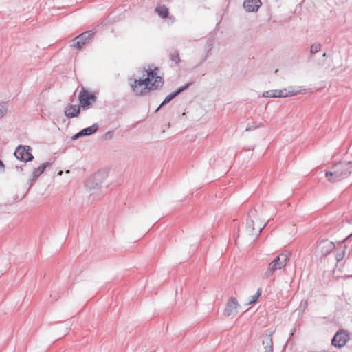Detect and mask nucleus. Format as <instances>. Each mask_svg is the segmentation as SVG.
Returning <instances> with one entry per match:
<instances>
[{"mask_svg":"<svg viewBox=\"0 0 352 352\" xmlns=\"http://www.w3.org/2000/svg\"><path fill=\"white\" fill-rule=\"evenodd\" d=\"M352 173V162H340L326 172V177L330 182H340Z\"/></svg>","mask_w":352,"mask_h":352,"instance_id":"obj_2","label":"nucleus"},{"mask_svg":"<svg viewBox=\"0 0 352 352\" xmlns=\"http://www.w3.org/2000/svg\"><path fill=\"white\" fill-rule=\"evenodd\" d=\"M31 147L29 146H19L14 151V155L16 159L23 162H30L34 157L31 153Z\"/></svg>","mask_w":352,"mask_h":352,"instance_id":"obj_8","label":"nucleus"},{"mask_svg":"<svg viewBox=\"0 0 352 352\" xmlns=\"http://www.w3.org/2000/svg\"><path fill=\"white\" fill-rule=\"evenodd\" d=\"M346 342L347 335L342 332H337L332 339V345L341 348L346 344Z\"/></svg>","mask_w":352,"mask_h":352,"instance_id":"obj_12","label":"nucleus"},{"mask_svg":"<svg viewBox=\"0 0 352 352\" xmlns=\"http://www.w3.org/2000/svg\"><path fill=\"white\" fill-rule=\"evenodd\" d=\"M78 99L80 106L83 109H87L96 102V97L85 88H82L79 93Z\"/></svg>","mask_w":352,"mask_h":352,"instance_id":"obj_7","label":"nucleus"},{"mask_svg":"<svg viewBox=\"0 0 352 352\" xmlns=\"http://www.w3.org/2000/svg\"><path fill=\"white\" fill-rule=\"evenodd\" d=\"M106 135H109L110 138H111L112 137V133L111 132H108V133H107Z\"/></svg>","mask_w":352,"mask_h":352,"instance_id":"obj_29","label":"nucleus"},{"mask_svg":"<svg viewBox=\"0 0 352 352\" xmlns=\"http://www.w3.org/2000/svg\"><path fill=\"white\" fill-rule=\"evenodd\" d=\"M8 106L6 102H0V119L3 118L7 113Z\"/></svg>","mask_w":352,"mask_h":352,"instance_id":"obj_20","label":"nucleus"},{"mask_svg":"<svg viewBox=\"0 0 352 352\" xmlns=\"http://www.w3.org/2000/svg\"><path fill=\"white\" fill-rule=\"evenodd\" d=\"M272 333L262 336V344L264 347V352H273Z\"/></svg>","mask_w":352,"mask_h":352,"instance_id":"obj_17","label":"nucleus"},{"mask_svg":"<svg viewBox=\"0 0 352 352\" xmlns=\"http://www.w3.org/2000/svg\"><path fill=\"white\" fill-rule=\"evenodd\" d=\"M261 0H244L243 8L248 12H257L261 6Z\"/></svg>","mask_w":352,"mask_h":352,"instance_id":"obj_11","label":"nucleus"},{"mask_svg":"<svg viewBox=\"0 0 352 352\" xmlns=\"http://www.w3.org/2000/svg\"><path fill=\"white\" fill-rule=\"evenodd\" d=\"M250 217L252 218H256V211H252L250 213Z\"/></svg>","mask_w":352,"mask_h":352,"instance_id":"obj_26","label":"nucleus"},{"mask_svg":"<svg viewBox=\"0 0 352 352\" xmlns=\"http://www.w3.org/2000/svg\"><path fill=\"white\" fill-rule=\"evenodd\" d=\"M294 330H292V331H291V335H292H292H294Z\"/></svg>","mask_w":352,"mask_h":352,"instance_id":"obj_30","label":"nucleus"},{"mask_svg":"<svg viewBox=\"0 0 352 352\" xmlns=\"http://www.w3.org/2000/svg\"><path fill=\"white\" fill-rule=\"evenodd\" d=\"M94 35L92 30L85 32L71 41V46L80 50L93 38Z\"/></svg>","mask_w":352,"mask_h":352,"instance_id":"obj_6","label":"nucleus"},{"mask_svg":"<svg viewBox=\"0 0 352 352\" xmlns=\"http://www.w3.org/2000/svg\"><path fill=\"white\" fill-rule=\"evenodd\" d=\"M265 225V223L261 222L258 225L257 228H255L254 220L248 219L245 228L239 230L240 234L239 237H241L248 241H252L259 236Z\"/></svg>","mask_w":352,"mask_h":352,"instance_id":"obj_4","label":"nucleus"},{"mask_svg":"<svg viewBox=\"0 0 352 352\" xmlns=\"http://www.w3.org/2000/svg\"><path fill=\"white\" fill-rule=\"evenodd\" d=\"M0 168L2 169H3V168H4V164H3V162L1 160H0Z\"/></svg>","mask_w":352,"mask_h":352,"instance_id":"obj_28","label":"nucleus"},{"mask_svg":"<svg viewBox=\"0 0 352 352\" xmlns=\"http://www.w3.org/2000/svg\"><path fill=\"white\" fill-rule=\"evenodd\" d=\"M190 84H187L180 88H179L177 90H176L174 92L170 93L168 94L164 101L161 103V104L158 107V108L156 109V111H157L162 107L164 106L165 104L170 102L174 98H175L178 94H179L181 92L186 89L189 87Z\"/></svg>","mask_w":352,"mask_h":352,"instance_id":"obj_14","label":"nucleus"},{"mask_svg":"<svg viewBox=\"0 0 352 352\" xmlns=\"http://www.w3.org/2000/svg\"><path fill=\"white\" fill-rule=\"evenodd\" d=\"M102 182L103 179L100 173H96L86 181L85 186L89 190L90 196H94V199L102 196L100 190Z\"/></svg>","mask_w":352,"mask_h":352,"instance_id":"obj_5","label":"nucleus"},{"mask_svg":"<svg viewBox=\"0 0 352 352\" xmlns=\"http://www.w3.org/2000/svg\"><path fill=\"white\" fill-rule=\"evenodd\" d=\"M170 60L175 64H178L180 62L179 55L177 52H174L170 54Z\"/></svg>","mask_w":352,"mask_h":352,"instance_id":"obj_23","label":"nucleus"},{"mask_svg":"<svg viewBox=\"0 0 352 352\" xmlns=\"http://www.w3.org/2000/svg\"><path fill=\"white\" fill-rule=\"evenodd\" d=\"M51 164H52L50 162H45L38 168H35L33 170L28 182L30 186H32L34 184L38 177L45 171L47 167H50Z\"/></svg>","mask_w":352,"mask_h":352,"instance_id":"obj_10","label":"nucleus"},{"mask_svg":"<svg viewBox=\"0 0 352 352\" xmlns=\"http://www.w3.org/2000/svg\"><path fill=\"white\" fill-rule=\"evenodd\" d=\"M239 307V304L235 298H230L227 304L226 307L224 309V315L226 316L234 317L238 314V309Z\"/></svg>","mask_w":352,"mask_h":352,"instance_id":"obj_9","label":"nucleus"},{"mask_svg":"<svg viewBox=\"0 0 352 352\" xmlns=\"http://www.w3.org/2000/svg\"><path fill=\"white\" fill-rule=\"evenodd\" d=\"M98 125L97 124H94L93 125L81 130L80 132L74 135L72 137V140H74L82 136L92 135L98 131Z\"/></svg>","mask_w":352,"mask_h":352,"instance_id":"obj_13","label":"nucleus"},{"mask_svg":"<svg viewBox=\"0 0 352 352\" xmlns=\"http://www.w3.org/2000/svg\"><path fill=\"white\" fill-rule=\"evenodd\" d=\"M62 173H63V172H62V171H60V172L58 173V175H62Z\"/></svg>","mask_w":352,"mask_h":352,"instance_id":"obj_31","label":"nucleus"},{"mask_svg":"<svg viewBox=\"0 0 352 352\" xmlns=\"http://www.w3.org/2000/svg\"><path fill=\"white\" fill-rule=\"evenodd\" d=\"M318 248H327V250L325 252L322 251V255H327L333 250V243H331L329 241H324L320 243Z\"/></svg>","mask_w":352,"mask_h":352,"instance_id":"obj_18","label":"nucleus"},{"mask_svg":"<svg viewBox=\"0 0 352 352\" xmlns=\"http://www.w3.org/2000/svg\"><path fill=\"white\" fill-rule=\"evenodd\" d=\"M158 69L146 70L147 77L142 79H129V84L135 96H142L150 90H155L163 85L164 81L161 76H157Z\"/></svg>","mask_w":352,"mask_h":352,"instance_id":"obj_1","label":"nucleus"},{"mask_svg":"<svg viewBox=\"0 0 352 352\" xmlns=\"http://www.w3.org/2000/svg\"><path fill=\"white\" fill-rule=\"evenodd\" d=\"M80 112V107L77 104L68 105L65 109V115L69 118L77 117Z\"/></svg>","mask_w":352,"mask_h":352,"instance_id":"obj_16","label":"nucleus"},{"mask_svg":"<svg viewBox=\"0 0 352 352\" xmlns=\"http://www.w3.org/2000/svg\"><path fill=\"white\" fill-rule=\"evenodd\" d=\"M261 294V289H258L256 293L250 297V300L248 302L247 305H252L257 301Z\"/></svg>","mask_w":352,"mask_h":352,"instance_id":"obj_22","label":"nucleus"},{"mask_svg":"<svg viewBox=\"0 0 352 352\" xmlns=\"http://www.w3.org/2000/svg\"><path fill=\"white\" fill-rule=\"evenodd\" d=\"M342 256L341 254H338L336 256V259H337L338 261H340V260H342Z\"/></svg>","mask_w":352,"mask_h":352,"instance_id":"obj_27","label":"nucleus"},{"mask_svg":"<svg viewBox=\"0 0 352 352\" xmlns=\"http://www.w3.org/2000/svg\"><path fill=\"white\" fill-rule=\"evenodd\" d=\"M262 96L265 98H278L277 89L264 91Z\"/></svg>","mask_w":352,"mask_h":352,"instance_id":"obj_21","label":"nucleus"},{"mask_svg":"<svg viewBox=\"0 0 352 352\" xmlns=\"http://www.w3.org/2000/svg\"><path fill=\"white\" fill-rule=\"evenodd\" d=\"M213 45H214V39L213 38H209L206 45H205V49L208 51V52H210L212 47H213Z\"/></svg>","mask_w":352,"mask_h":352,"instance_id":"obj_25","label":"nucleus"},{"mask_svg":"<svg viewBox=\"0 0 352 352\" xmlns=\"http://www.w3.org/2000/svg\"><path fill=\"white\" fill-rule=\"evenodd\" d=\"M289 252L285 251L278 254L273 261H272L267 269L261 274L264 279L269 278L278 270L284 268L289 261Z\"/></svg>","mask_w":352,"mask_h":352,"instance_id":"obj_3","label":"nucleus"},{"mask_svg":"<svg viewBox=\"0 0 352 352\" xmlns=\"http://www.w3.org/2000/svg\"><path fill=\"white\" fill-rule=\"evenodd\" d=\"M320 47H321V46H320V44H319V43L312 44L310 47V52L313 54H316L320 51Z\"/></svg>","mask_w":352,"mask_h":352,"instance_id":"obj_24","label":"nucleus"},{"mask_svg":"<svg viewBox=\"0 0 352 352\" xmlns=\"http://www.w3.org/2000/svg\"><path fill=\"white\" fill-rule=\"evenodd\" d=\"M157 14L162 18H166L168 16V9L165 6H157L155 8Z\"/></svg>","mask_w":352,"mask_h":352,"instance_id":"obj_19","label":"nucleus"},{"mask_svg":"<svg viewBox=\"0 0 352 352\" xmlns=\"http://www.w3.org/2000/svg\"><path fill=\"white\" fill-rule=\"evenodd\" d=\"M300 93V90L296 89L293 87L277 89L278 98H286L296 96Z\"/></svg>","mask_w":352,"mask_h":352,"instance_id":"obj_15","label":"nucleus"}]
</instances>
